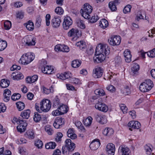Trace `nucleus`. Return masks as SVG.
<instances>
[{
    "mask_svg": "<svg viewBox=\"0 0 155 155\" xmlns=\"http://www.w3.org/2000/svg\"><path fill=\"white\" fill-rule=\"evenodd\" d=\"M110 49L107 44H99L96 48L95 56L93 58L94 62L98 63L103 61L106 56L110 54Z\"/></svg>",
    "mask_w": 155,
    "mask_h": 155,
    "instance_id": "nucleus-1",
    "label": "nucleus"
},
{
    "mask_svg": "<svg viewBox=\"0 0 155 155\" xmlns=\"http://www.w3.org/2000/svg\"><path fill=\"white\" fill-rule=\"evenodd\" d=\"M93 8L92 6L88 3L84 4L83 8L80 11L82 16L85 18L89 19L91 17L90 14L91 13Z\"/></svg>",
    "mask_w": 155,
    "mask_h": 155,
    "instance_id": "nucleus-2",
    "label": "nucleus"
},
{
    "mask_svg": "<svg viewBox=\"0 0 155 155\" xmlns=\"http://www.w3.org/2000/svg\"><path fill=\"white\" fill-rule=\"evenodd\" d=\"M153 86V82L150 80L147 79L140 84L139 89L141 91L145 92L150 90Z\"/></svg>",
    "mask_w": 155,
    "mask_h": 155,
    "instance_id": "nucleus-3",
    "label": "nucleus"
},
{
    "mask_svg": "<svg viewBox=\"0 0 155 155\" xmlns=\"http://www.w3.org/2000/svg\"><path fill=\"white\" fill-rule=\"evenodd\" d=\"M34 58L35 57L31 53H28L22 55L19 62L22 64L26 65L32 61Z\"/></svg>",
    "mask_w": 155,
    "mask_h": 155,
    "instance_id": "nucleus-4",
    "label": "nucleus"
},
{
    "mask_svg": "<svg viewBox=\"0 0 155 155\" xmlns=\"http://www.w3.org/2000/svg\"><path fill=\"white\" fill-rule=\"evenodd\" d=\"M40 105L41 110L45 112L49 111L51 107L50 101L47 99L42 100L40 103Z\"/></svg>",
    "mask_w": 155,
    "mask_h": 155,
    "instance_id": "nucleus-5",
    "label": "nucleus"
},
{
    "mask_svg": "<svg viewBox=\"0 0 155 155\" xmlns=\"http://www.w3.org/2000/svg\"><path fill=\"white\" fill-rule=\"evenodd\" d=\"M24 40L25 44L28 46L35 45V44L36 38L30 35L25 36Z\"/></svg>",
    "mask_w": 155,
    "mask_h": 155,
    "instance_id": "nucleus-6",
    "label": "nucleus"
},
{
    "mask_svg": "<svg viewBox=\"0 0 155 155\" xmlns=\"http://www.w3.org/2000/svg\"><path fill=\"white\" fill-rule=\"evenodd\" d=\"M108 42L111 45H118L121 42L120 37L118 36L112 37L108 39Z\"/></svg>",
    "mask_w": 155,
    "mask_h": 155,
    "instance_id": "nucleus-7",
    "label": "nucleus"
},
{
    "mask_svg": "<svg viewBox=\"0 0 155 155\" xmlns=\"http://www.w3.org/2000/svg\"><path fill=\"white\" fill-rule=\"evenodd\" d=\"M21 122L18 124V125L17 126L18 131L20 133L24 132L26 129V127L27 126V123L26 121L25 120H23L20 121Z\"/></svg>",
    "mask_w": 155,
    "mask_h": 155,
    "instance_id": "nucleus-8",
    "label": "nucleus"
},
{
    "mask_svg": "<svg viewBox=\"0 0 155 155\" xmlns=\"http://www.w3.org/2000/svg\"><path fill=\"white\" fill-rule=\"evenodd\" d=\"M72 24V21L71 18L68 16H67L64 19L63 23V28L65 30L69 29L70 26Z\"/></svg>",
    "mask_w": 155,
    "mask_h": 155,
    "instance_id": "nucleus-9",
    "label": "nucleus"
},
{
    "mask_svg": "<svg viewBox=\"0 0 155 155\" xmlns=\"http://www.w3.org/2000/svg\"><path fill=\"white\" fill-rule=\"evenodd\" d=\"M68 35L69 37L78 38L81 36V33L78 29L72 28L68 32Z\"/></svg>",
    "mask_w": 155,
    "mask_h": 155,
    "instance_id": "nucleus-10",
    "label": "nucleus"
},
{
    "mask_svg": "<svg viewBox=\"0 0 155 155\" xmlns=\"http://www.w3.org/2000/svg\"><path fill=\"white\" fill-rule=\"evenodd\" d=\"M96 109L99 110L106 112L108 110L107 106L104 103L98 102L96 104L95 106Z\"/></svg>",
    "mask_w": 155,
    "mask_h": 155,
    "instance_id": "nucleus-11",
    "label": "nucleus"
},
{
    "mask_svg": "<svg viewBox=\"0 0 155 155\" xmlns=\"http://www.w3.org/2000/svg\"><path fill=\"white\" fill-rule=\"evenodd\" d=\"M75 146H63L62 149V153L64 155H68L70 152L74 150Z\"/></svg>",
    "mask_w": 155,
    "mask_h": 155,
    "instance_id": "nucleus-12",
    "label": "nucleus"
},
{
    "mask_svg": "<svg viewBox=\"0 0 155 155\" xmlns=\"http://www.w3.org/2000/svg\"><path fill=\"white\" fill-rule=\"evenodd\" d=\"M103 70L100 67H97L93 71V76L95 78L101 77L102 75Z\"/></svg>",
    "mask_w": 155,
    "mask_h": 155,
    "instance_id": "nucleus-13",
    "label": "nucleus"
},
{
    "mask_svg": "<svg viewBox=\"0 0 155 155\" xmlns=\"http://www.w3.org/2000/svg\"><path fill=\"white\" fill-rule=\"evenodd\" d=\"M119 4V2L117 0H114L110 2L108 4L109 8L112 11H114L117 10L116 6Z\"/></svg>",
    "mask_w": 155,
    "mask_h": 155,
    "instance_id": "nucleus-14",
    "label": "nucleus"
},
{
    "mask_svg": "<svg viewBox=\"0 0 155 155\" xmlns=\"http://www.w3.org/2000/svg\"><path fill=\"white\" fill-rule=\"evenodd\" d=\"M71 74L69 72H65L64 74H58L57 75V77L62 80H64L71 77Z\"/></svg>",
    "mask_w": 155,
    "mask_h": 155,
    "instance_id": "nucleus-15",
    "label": "nucleus"
},
{
    "mask_svg": "<svg viewBox=\"0 0 155 155\" xmlns=\"http://www.w3.org/2000/svg\"><path fill=\"white\" fill-rule=\"evenodd\" d=\"M124 56L126 62L129 63L131 61L132 55L130 50L128 49L125 50L124 52Z\"/></svg>",
    "mask_w": 155,
    "mask_h": 155,
    "instance_id": "nucleus-16",
    "label": "nucleus"
},
{
    "mask_svg": "<svg viewBox=\"0 0 155 155\" xmlns=\"http://www.w3.org/2000/svg\"><path fill=\"white\" fill-rule=\"evenodd\" d=\"M61 21L60 18L54 17L51 20V24L53 27L57 28L59 26Z\"/></svg>",
    "mask_w": 155,
    "mask_h": 155,
    "instance_id": "nucleus-17",
    "label": "nucleus"
},
{
    "mask_svg": "<svg viewBox=\"0 0 155 155\" xmlns=\"http://www.w3.org/2000/svg\"><path fill=\"white\" fill-rule=\"evenodd\" d=\"M128 127L134 129H139L141 127L140 122L137 121H132L129 122L128 124Z\"/></svg>",
    "mask_w": 155,
    "mask_h": 155,
    "instance_id": "nucleus-18",
    "label": "nucleus"
},
{
    "mask_svg": "<svg viewBox=\"0 0 155 155\" xmlns=\"http://www.w3.org/2000/svg\"><path fill=\"white\" fill-rule=\"evenodd\" d=\"M119 151L122 153V155H129L130 153V150L129 148L124 146H120L119 148Z\"/></svg>",
    "mask_w": 155,
    "mask_h": 155,
    "instance_id": "nucleus-19",
    "label": "nucleus"
},
{
    "mask_svg": "<svg viewBox=\"0 0 155 155\" xmlns=\"http://www.w3.org/2000/svg\"><path fill=\"white\" fill-rule=\"evenodd\" d=\"M42 72L45 74H50L53 71V69L51 66L48 65L43 66L41 68Z\"/></svg>",
    "mask_w": 155,
    "mask_h": 155,
    "instance_id": "nucleus-20",
    "label": "nucleus"
},
{
    "mask_svg": "<svg viewBox=\"0 0 155 155\" xmlns=\"http://www.w3.org/2000/svg\"><path fill=\"white\" fill-rule=\"evenodd\" d=\"M114 133L113 129L110 128H105L103 131V134L104 135L109 137L112 135Z\"/></svg>",
    "mask_w": 155,
    "mask_h": 155,
    "instance_id": "nucleus-21",
    "label": "nucleus"
},
{
    "mask_svg": "<svg viewBox=\"0 0 155 155\" xmlns=\"http://www.w3.org/2000/svg\"><path fill=\"white\" fill-rule=\"evenodd\" d=\"M11 91L8 89H6L3 94L4 97V100L5 102H7L9 100L10 97L11 95Z\"/></svg>",
    "mask_w": 155,
    "mask_h": 155,
    "instance_id": "nucleus-22",
    "label": "nucleus"
},
{
    "mask_svg": "<svg viewBox=\"0 0 155 155\" xmlns=\"http://www.w3.org/2000/svg\"><path fill=\"white\" fill-rule=\"evenodd\" d=\"M115 150V146H106V151L108 155H114Z\"/></svg>",
    "mask_w": 155,
    "mask_h": 155,
    "instance_id": "nucleus-23",
    "label": "nucleus"
},
{
    "mask_svg": "<svg viewBox=\"0 0 155 155\" xmlns=\"http://www.w3.org/2000/svg\"><path fill=\"white\" fill-rule=\"evenodd\" d=\"M67 106L65 105L62 104L60 105L59 107H58L61 112V114L62 115L67 112L68 109H67Z\"/></svg>",
    "mask_w": 155,
    "mask_h": 155,
    "instance_id": "nucleus-24",
    "label": "nucleus"
},
{
    "mask_svg": "<svg viewBox=\"0 0 155 155\" xmlns=\"http://www.w3.org/2000/svg\"><path fill=\"white\" fill-rule=\"evenodd\" d=\"M26 28L29 31H32L34 28V24L32 21L29 20L24 24Z\"/></svg>",
    "mask_w": 155,
    "mask_h": 155,
    "instance_id": "nucleus-25",
    "label": "nucleus"
},
{
    "mask_svg": "<svg viewBox=\"0 0 155 155\" xmlns=\"http://www.w3.org/2000/svg\"><path fill=\"white\" fill-rule=\"evenodd\" d=\"M9 81L5 79H2L0 81L1 86L3 88L7 87L9 85Z\"/></svg>",
    "mask_w": 155,
    "mask_h": 155,
    "instance_id": "nucleus-26",
    "label": "nucleus"
},
{
    "mask_svg": "<svg viewBox=\"0 0 155 155\" xmlns=\"http://www.w3.org/2000/svg\"><path fill=\"white\" fill-rule=\"evenodd\" d=\"M30 113V111L29 110L27 109L22 112L21 116L24 119H28L29 117Z\"/></svg>",
    "mask_w": 155,
    "mask_h": 155,
    "instance_id": "nucleus-27",
    "label": "nucleus"
},
{
    "mask_svg": "<svg viewBox=\"0 0 155 155\" xmlns=\"http://www.w3.org/2000/svg\"><path fill=\"white\" fill-rule=\"evenodd\" d=\"M12 76L14 80H17L22 79L24 77L23 74L19 72L16 75H15V73H13L12 74Z\"/></svg>",
    "mask_w": 155,
    "mask_h": 155,
    "instance_id": "nucleus-28",
    "label": "nucleus"
},
{
    "mask_svg": "<svg viewBox=\"0 0 155 155\" xmlns=\"http://www.w3.org/2000/svg\"><path fill=\"white\" fill-rule=\"evenodd\" d=\"M99 26L103 28H105L108 26V21L105 19H103L100 21Z\"/></svg>",
    "mask_w": 155,
    "mask_h": 155,
    "instance_id": "nucleus-29",
    "label": "nucleus"
},
{
    "mask_svg": "<svg viewBox=\"0 0 155 155\" xmlns=\"http://www.w3.org/2000/svg\"><path fill=\"white\" fill-rule=\"evenodd\" d=\"M81 63V61L78 59L73 61L72 63V66L74 68L79 67Z\"/></svg>",
    "mask_w": 155,
    "mask_h": 155,
    "instance_id": "nucleus-30",
    "label": "nucleus"
},
{
    "mask_svg": "<svg viewBox=\"0 0 155 155\" xmlns=\"http://www.w3.org/2000/svg\"><path fill=\"white\" fill-rule=\"evenodd\" d=\"M76 22L78 27L82 29H84L85 28V26L83 20L78 19L77 20Z\"/></svg>",
    "mask_w": 155,
    "mask_h": 155,
    "instance_id": "nucleus-31",
    "label": "nucleus"
},
{
    "mask_svg": "<svg viewBox=\"0 0 155 155\" xmlns=\"http://www.w3.org/2000/svg\"><path fill=\"white\" fill-rule=\"evenodd\" d=\"M92 118L91 117H89L87 118L84 120V125L86 127H88L91 124L92 122Z\"/></svg>",
    "mask_w": 155,
    "mask_h": 155,
    "instance_id": "nucleus-32",
    "label": "nucleus"
},
{
    "mask_svg": "<svg viewBox=\"0 0 155 155\" xmlns=\"http://www.w3.org/2000/svg\"><path fill=\"white\" fill-rule=\"evenodd\" d=\"M139 68L140 66L138 64H134L131 68V72L134 74H136L139 70Z\"/></svg>",
    "mask_w": 155,
    "mask_h": 155,
    "instance_id": "nucleus-33",
    "label": "nucleus"
},
{
    "mask_svg": "<svg viewBox=\"0 0 155 155\" xmlns=\"http://www.w3.org/2000/svg\"><path fill=\"white\" fill-rule=\"evenodd\" d=\"M76 45L79 47L80 49H84L86 47L85 43L83 41H80L76 44Z\"/></svg>",
    "mask_w": 155,
    "mask_h": 155,
    "instance_id": "nucleus-34",
    "label": "nucleus"
},
{
    "mask_svg": "<svg viewBox=\"0 0 155 155\" xmlns=\"http://www.w3.org/2000/svg\"><path fill=\"white\" fill-rule=\"evenodd\" d=\"M7 46V43L6 41L1 40L0 39V51L4 50Z\"/></svg>",
    "mask_w": 155,
    "mask_h": 155,
    "instance_id": "nucleus-35",
    "label": "nucleus"
},
{
    "mask_svg": "<svg viewBox=\"0 0 155 155\" xmlns=\"http://www.w3.org/2000/svg\"><path fill=\"white\" fill-rule=\"evenodd\" d=\"M75 126L82 131H85V129L80 121H77L75 122Z\"/></svg>",
    "mask_w": 155,
    "mask_h": 155,
    "instance_id": "nucleus-36",
    "label": "nucleus"
},
{
    "mask_svg": "<svg viewBox=\"0 0 155 155\" xmlns=\"http://www.w3.org/2000/svg\"><path fill=\"white\" fill-rule=\"evenodd\" d=\"M17 108L19 111L23 110L25 108V104L22 102L19 101L16 103Z\"/></svg>",
    "mask_w": 155,
    "mask_h": 155,
    "instance_id": "nucleus-37",
    "label": "nucleus"
},
{
    "mask_svg": "<svg viewBox=\"0 0 155 155\" xmlns=\"http://www.w3.org/2000/svg\"><path fill=\"white\" fill-rule=\"evenodd\" d=\"M121 92L125 95H128L130 93V90L129 87L126 86L123 89L121 90Z\"/></svg>",
    "mask_w": 155,
    "mask_h": 155,
    "instance_id": "nucleus-38",
    "label": "nucleus"
},
{
    "mask_svg": "<svg viewBox=\"0 0 155 155\" xmlns=\"http://www.w3.org/2000/svg\"><path fill=\"white\" fill-rule=\"evenodd\" d=\"M19 153L21 155H27L28 153L26 150L22 147H19L18 148Z\"/></svg>",
    "mask_w": 155,
    "mask_h": 155,
    "instance_id": "nucleus-39",
    "label": "nucleus"
},
{
    "mask_svg": "<svg viewBox=\"0 0 155 155\" xmlns=\"http://www.w3.org/2000/svg\"><path fill=\"white\" fill-rule=\"evenodd\" d=\"M34 114L33 118L34 121L36 122H38L40 121L41 119V115L36 112H35Z\"/></svg>",
    "mask_w": 155,
    "mask_h": 155,
    "instance_id": "nucleus-40",
    "label": "nucleus"
},
{
    "mask_svg": "<svg viewBox=\"0 0 155 155\" xmlns=\"http://www.w3.org/2000/svg\"><path fill=\"white\" fill-rule=\"evenodd\" d=\"M95 94L97 95H99L100 96L104 95L105 93L102 89H97L94 91Z\"/></svg>",
    "mask_w": 155,
    "mask_h": 155,
    "instance_id": "nucleus-41",
    "label": "nucleus"
},
{
    "mask_svg": "<svg viewBox=\"0 0 155 155\" xmlns=\"http://www.w3.org/2000/svg\"><path fill=\"white\" fill-rule=\"evenodd\" d=\"M45 130L49 135H52L53 133V131L52 128H51L50 126L47 125L45 127Z\"/></svg>",
    "mask_w": 155,
    "mask_h": 155,
    "instance_id": "nucleus-42",
    "label": "nucleus"
},
{
    "mask_svg": "<svg viewBox=\"0 0 155 155\" xmlns=\"http://www.w3.org/2000/svg\"><path fill=\"white\" fill-rule=\"evenodd\" d=\"M60 100L57 96H56L53 99V105L54 107H57L59 104Z\"/></svg>",
    "mask_w": 155,
    "mask_h": 155,
    "instance_id": "nucleus-43",
    "label": "nucleus"
},
{
    "mask_svg": "<svg viewBox=\"0 0 155 155\" xmlns=\"http://www.w3.org/2000/svg\"><path fill=\"white\" fill-rule=\"evenodd\" d=\"M21 97V95L18 93H14L12 96V99L14 101H15L19 99Z\"/></svg>",
    "mask_w": 155,
    "mask_h": 155,
    "instance_id": "nucleus-44",
    "label": "nucleus"
},
{
    "mask_svg": "<svg viewBox=\"0 0 155 155\" xmlns=\"http://www.w3.org/2000/svg\"><path fill=\"white\" fill-rule=\"evenodd\" d=\"M34 133L31 130L28 131L25 134V136L29 139H33L34 138Z\"/></svg>",
    "mask_w": 155,
    "mask_h": 155,
    "instance_id": "nucleus-45",
    "label": "nucleus"
},
{
    "mask_svg": "<svg viewBox=\"0 0 155 155\" xmlns=\"http://www.w3.org/2000/svg\"><path fill=\"white\" fill-rule=\"evenodd\" d=\"M12 26V24L11 21H7L4 22V26L5 29H9Z\"/></svg>",
    "mask_w": 155,
    "mask_h": 155,
    "instance_id": "nucleus-46",
    "label": "nucleus"
},
{
    "mask_svg": "<svg viewBox=\"0 0 155 155\" xmlns=\"http://www.w3.org/2000/svg\"><path fill=\"white\" fill-rule=\"evenodd\" d=\"M152 146H145L144 147V150L148 155H150L152 151Z\"/></svg>",
    "mask_w": 155,
    "mask_h": 155,
    "instance_id": "nucleus-47",
    "label": "nucleus"
},
{
    "mask_svg": "<svg viewBox=\"0 0 155 155\" xmlns=\"http://www.w3.org/2000/svg\"><path fill=\"white\" fill-rule=\"evenodd\" d=\"M99 19V17L96 14H94V15L92 16L90 21L91 23H94L95 22Z\"/></svg>",
    "mask_w": 155,
    "mask_h": 155,
    "instance_id": "nucleus-48",
    "label": "nucleus"
},
{
    "mask_svg": "<svg viewBox=\"0 0 155 155\" xmlns=\"http://www.w3.org/2000/svg\"><path fill=\"white\" fill-rule=\"evenodd\" d=\"M55 12L59 15H62L64 13V10L61 7H57L55 10Z\"/></svg>",
    "mask_w": 155,
    "mask_h": 155,
    "instance_id": "nucleus-49",
    "label": "nucleus"
},
{
    "mask_svg": "<svg viewBox=\"0 0 155 155\" xmlns=\"http://www.w3.org/2000/svg\"><path fill=\"white\" fill-rule=\"evenodd\" d=\"M55 120L57 121L58 124H59L61 126L64 124V119L61 117H57L55 119Z\"/></svg>",
    "mask_w": 155,
    "mask_h": 155,
    "instance_id": "nucleus-50",
    "label": "nucleus"
},
{
    "mask_svg": "<svg viewBox=\"0 0 155 155\" xmlns=\"http://www.w3.org/2000/svg\"><path fill=\"white\" fill-rule=\"evenodd\" d=\"M147 56L151 58L155 57V48L147 53Z\"/></svg>",
    "mask_w": 155,
    "mask_h": 155,
    "instance_id": "nucleus-51",
    "label": "nucleus"
},
{
    "mask_svg": "<svg viewBox=\"0 0 155 155\" xmlns=\"http://www.w3.org/2000/svg\"><path fill=\"white\" fill-rule=\"evenodd\" d=\"M131 8V6L130 5H127L124 8L123 10V12L125 14H126L128 12H130Z\"/></svg>",
    "mask_w": 155,
    "mask_h": 155,
    "instance_id": "nucleus-52",
    "label": "nucleus"
},
{
    "mask_svg": "<svg viewBox=\"0 0 155 155\" xmlns=\"http://www.w3.org/2000/svg\"><path fill=\"white\" fill-rule=\"evenodd\" d=\"M101 121L99 123L102 124H104L107 123V120L106 116L104 115H101Z\"/></svg>",
    "mask_w": 155,
    "mask_h": 155,
    "instance_id": "nucleus-53",
    "label": "nucleus"
},
{
    "mask_svg": "<svg viewBox=\"0 0 155 155\" xmlns=\"http://www.w3.org/2000/svg\"><path fill=\"white\" fill-rule=\"evenodd\" d=\"M41 19L40 16H38L36 19L35 25L38 27H40L41 25Z\"/></svg>",
    "mask_w": 155,
    "mask_h": 155,
    "instance_id": "nucleus-54",
    "label": "nucleus"
},
{
    "mask_svg": "<svg viewBox=\"0 0 155 155\" xmlns=\"http://www.w3.org/2000/svg\"><path fill=\"white\" fill-rule=\"evenodd\" d=\"M121 110L124 113H126L127 110V107L124 104H121L120 105Z\"/></svg>",
    "mask_w": 155,
    "mask_h": 155,
    "instance_id": "nucleus-55",
    "label": "nucleus"
},
{
    "mask_svg": "<svg viewBox=\"0 0 155 155\" xmlns=\"http://www.w3.org/2000/svg\"><path fill=\"white\" fill-rule=\"evenodd\" d=\"M62 134L61 132H58L57 134V136L55 138V140L57 142H58L61 140V138L63 137Z\"/></svg>",
    "mask_w": 155,
    "mask_h": 155,
    "instance_id": "nucleus-56",
    "label": "nucleus"
},
{
    "mask_svg": "<svg viewBox=\"0 0 155 155\" xmlns=\"http://www.w3.org/2000/svg\"><path fill=\"white\" fill-rule=\"evenodd\" d=\"M62 134L61 132H58L57 134V136L55 138V140L57 142H58L61 140V138L63 137Z\"/></svg>",
    "mask_w": 155,
    "mask_h": 155,
    "instance_id": "nucleus-57",
    "label": "nucleus"
},
{
    "mask_svg": "<svg viewBox=\"0 0 155 155\" xmlns=\"http://www.w3.org/2000/svg\"><path fill=\"white\" fill-rule=\"evenodd\" d=\"M62 47L61 50V51L63 52H68L69 51V47L65 45H61Z\"/></svg>",
    "mask_w": 155,
    "mask_h": 155,
    "instance_id": "nucleus-58",
    "label": "nucleus"
},
{
    "mask_svg": "<svg viewBox=\"0 0 155 155\" xmlns=\"http://www.w3.org/2000/svg\"><path fill=\"white\" fill-rule=\"evenodd\" d=\"M93 144V145H100L101 143L100 140L98 139H95L93 140L91 143L90 145Z\"/></svg>",
    "mask_w": 155,
    "mask_h": 155,
    "instance_id": "nucleus-59",
    "label": "nucleus"
},
{
    "mask_svg": "<svg viewBox=\"0 0 155 155\" xmlns=\"http://www.w3.org/2000/svg\"><path fill=\"white\" fill-rule=\"evenodd\" d=\"M21 67L20 66H17L16 65H13L10 68V70L12 71H13L15 70H18L21 69Z\"/></svg>",
    "mask_w": 155,
    "mask_h": 155,
    "instance_id": "nucleus-60",
    "label": "nucleus"
},
{
    "mask_svg": "<svg viewBox=\"0 0 155 155\" xmlns=\"http://www.w3.org/2000/svg\"><path fill=\"white\" fill-rule=\"evenodd\" d=\"M65 145H75V144L73 142H72L71 139H67L65 140Z\"/></svg>",
    "mask_w": 155,
    "mask_h": 155,
    "instance_id": "nucleus-61",
    "label": "nucleus"
},
{
    "mask_svg": "<svg viewBox=\"0 0 155 155\" xmlns=\"http://www.w3.org/2000/svg\"><path fill=\"white\" fill-rule=\"evenodd\" d=\"M61 113L60 111L58 108L56 110H54L52 112V114L54 116L61 115Z\"/></svg>",
    "mask_w": 155,
    "mask_h": 155,
    "instance_id": "nucleus-62",
    "label": "nucleus"
},
{
    "mask_svg": "<svg viewBox=\"0 0 155 155\" xmlns=\"http://www.w3.org/2000/svg\"><path fill=\"white\" fill-rule=\"evenodd\" d=\"M107 89L111 92H114L115 90V87L112 85H110L107 87Z\"/></svg>",
    "mask_w": 155,
    "mask_h": 155,
    "instance_id": "nucleus-63",
    "label": "nucleus"
},
{
    "mask_svg": "<svg viewBox=\"0 0 155 155\" xmlns=\"http://www.w3.org/2000/svg\"><path fill=\"white\" fill-rule=\"evenodd\" d=\"M101 115L102 114H94L95 119L99 123L100 121H101Z\"/></svg>",
    "mask_w": 155,
    "mask_h": 155,
    "instance_id": "nucleus-64",
    "label": "nucleus"
}]
</instances>
